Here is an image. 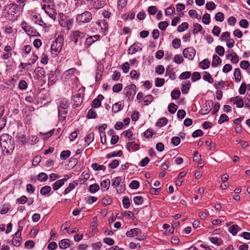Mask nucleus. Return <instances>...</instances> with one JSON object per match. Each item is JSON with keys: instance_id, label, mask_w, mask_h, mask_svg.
<instances>
[{"instance_id": "obj_48", "label": "nucleus", "mask_w": 250, "mask_h": 250, "mask_svg": "<svg viewBox=\"0 0 250 250\" xmlns=\"http://www.w3.org/2000/svg\"><path fill=\"white\" fill-rule=\"evenodd\" d=\"M153 100V97L151 95H147L145 97L144 102L146 105L150 104Z\"/></svg>"}, {"instance_id": "obj_28", "label": "nucleus", "mask_w": 250, "mask_h": 250, "mask_svg": "<svg viewBox=\"0 0 250 250\" xmlns=\"http://www.w3.org/2000/svg\"><path fill=\"white\" fill-rule=\"evenodd\" d=\"M27 34L30 36H40V34L33 27H30L28 29Z\"/></svg>"}, {"instance_id": "obj_27", "label": "nucleus", "mask_w": 250, "mask_h": 250, "mask_svg": "<svg viewBox=\"0 0 250 250\" xmlns=\"http://www.w3.org/2000/svg\"><path fill=\"white\" fill-rule=\"evenodd\" d=\"M238 229L239 227L237 225H233L229 227V230L230 233L234 236L236 235L238 230Z\"/></svg>"}, {"instance_id": "obj_2", "label": "nucleus", "mask_w": 250, "mask_h": 250, "mask_svg": "<svg viewBox=\"0 0 250 250\" xmlns=\"http://www.w3.org/2000/svg\"><path fill=\"white\" fill-rule=\"evenodd\" d=\"M63 37L59 35L53 42L51 46V52L55 56L57 55L62 50L63 44Z\"/></svg>"}, {"instance_id": "obj_32", "label": "nucleus", "mask_w": 250, "mask_h": 250, "mask_svg": "<svg viewBox=\"0 0 250 250\" xmlns=\"http://www.w3.org/2000/svg\"><path fill=\"white\" fill-rule=\"evenodd\" d=\"M123 155V152L122 150H119L118 152H113L112 153H108L106 155V158H110L112 157H117V156H121Z\"/></svg>"}, {"instance_id": "obj_43", "label": "nucleus", "mask_w": 250, "mask_h": 250, "mask_svg": "<svg viewBox=\"0 0 250 250\" xmlns=\"http://www.w3.org/2000/svg\"><path fill=\"white\" fill-rule=\"evenodd\" d=\"M202 29V26L200 24L196 23L194 24V28L193 29L192 33L194 34H196L199 32H201Z\"/></svg>"}, {"instance_id": "obj_42", "label": "nucleus", "mask_w": 250, "mask_h": 250, "mask_svg": "<svg viewBox=\"0 0 250 250\" xmlns=\"http://www.w3.org/2000/svg\"><path fill=\"white\" fill-rule=\"evenodd\" d=\"M89 191L91 193H95L98 191L100 189V187L97 184H94L89 186Z\"/></svg>"}, {"instance_id": "obj_21", "label": "nucleus", "mask_w": 250, "mask_h": 250, "mask_svg": "<svg viewBox=\"0 0 250 250\" xmlns=\"http://www.w3.org/2000/svg\"><path fill=\"white\" fill-rule=\"evenodd\" d=\"M210 62L208 59H205L201 61L199 63L200 67L205 70L208 68L209 66Z\"/></svg>"}, {"instance_id": "obj_12", "label": "nucleus", "mask_w": 250, "mask_h": 250, "mask_svg": "<svg viewBox=\"0 0 250 250\" xmlns=\"http://www.w3.org/2000/svg\"><path fill=\"white\" fill-rule=\"evenodd\" d=\"M104 98V96L102 95L99 94L97 98L94 99L92 101V106L94 108L99 107L101 105V101Z\"/></svg>"}, {"instance_id": "obj_20", "label": "nucleus", "mask_w": 250, "mask_h": 250, "mask_svg": "<svg viewBox=\"0 0 250 250\" xmlns=\"http://www.w3.org/2000/svg\"><path fill=\"white\" fill-rule=\"evenodd\" d=\"M138 232H139V229L135 228L130 229L129 231H127L126 233V235L127 237H133L135 236H136V235H137V234L138 233Z\"/></svg>"}, {"instance_id": "obj_18", "label": "nucleus", "mask_w": 250, "mask_h": 250, "mask_svg": "<svg viewBox=\"0 0 250 250\" xmlns=\"http://www.w3.org/2000/svg\"><path fill=\"white\" fill-rule=\"evenodd\" d=\"M124 106V104H122V102H119L114 104L112 107L113 112L117 113L121 111Z\"/></svg>"}, {"instance_id": "obj_52", "label": "nucleus", "mask_w": 250, "mask_h": 250, "mask_svg": "<svg viewBox=\"0 0 250 250\" xmlns=\"http://www.w3.org/2000/svg\"><path fill=\"white\" fill-rule=\"evenodd\" d=\"M165 79L164 78H157L155 80V84L157 87H161L164 85Z\"/></svg>"}, {"instance_id": "obj_47", "label": "nucleus", "mask_w": 250, "mask_h": 250, "mask_svg": "<svg viewBox=\"0 0 250 250\" xmlns=\"http://www.w3.org/2000/svg\"><path fill=\"white\" fill-rule=\"evenodd\" d=\"M71 152L70 150H63L62 151L60 155V157L62 159L65 160L70 155Z\"/></svg>"}, {"instance_id": "obj_46", "label": "nucleus", "mask_w": 250, "mask_h": 250, "mask_svg": "<svg viewBox=\"0 0 250 250\" xmlns=\"http://www.w3.org/2000/svg\"><path fill=\"white\" fill-rule=\"evenodd\" d=\"M133 201L136 205H140L143 203L144 201V198L141 196H135L133 198Z\"/></svg>"}, {"instance_id": "obj_50", "label": "nucleus", "mask_w": 250, "mask_h": 250, "mask_svg": "<svg viewBox=\"0 0 250 250\" xmlns=\"http://www.w3.org/2000/svg\"><path fill=\"white\" fill-rule=\"evenodd\" d=\"M86 117L88 119H94L97 117V113L93 109H90L88 111Z\"/></svg>"}, {"instance_id": "obj_23", "label": "nucleus", "mask_w": 250, "mask_h": 250, "mask_svg": "<svg viewBox=\"0 0 250 250\" xmlns=\"http://www.w3.org/2000/svg\"><path fill=\"white\" fill-rule=\"evenodd\" d=\"M221 59L217 55H214L213 56V60L211 63L212 67H216L218 64L221 63Z\"/></svg>"}, {"instance_id": "obj_64", "label": "nucleus", "mask_w": 250, "mask_h": 250, "mask_svg": "<svg viewBox=\"0 0 250 250\" xmlns=\"http://www.w3.org/2000/svg\"><path fill=\"white\" fill-rule=\"evenodd\" d=\"M165 71V68L162 65H158L155 68V72L159 75L162 74Z\"/></svg>"}, {"instance_id": "obj_22", "label": "nucleus", "mask_w": 250, "mask_h": 250, "mask_svg": "<svg viewBox=\"0 0 250 250\" xmlns=\"http://www.w3.org/2000/svg\"><path fill=\"white\" fill-rule=\"evenodd\" d=\"M166 74L169 76V77L171 80H174L175 79V73L172 71V68H171L170 66L169 65L166 69Z\"/></svg>"}, {"instance_id": "obj_29", "label": "nucleus", "mask_w": 250, "mask_h": 250, "mask_svg": "<svg viewBox=\"0 0 250 250\" xmlns=\"http://www.w3.org/2000/svg\"><path fill=\"white\" fill-rule=\"evenodd\" d=\"M51 190V188L49 186L43 187L40 190V193L42 195H45Z\"/></svg>"}, {"instance_id": "obj_13", "label": "nucleus", "mask_w": 250, "mask_h": 250, "mask_svg": "<svg viewBox=\"0 0 250 250\" xmlns=\"http://www.w3.org/2000/svg\"><path fill=\"white\" fill-rule=\"evenodd\" d=\"M100 37V35H95L93 36H90L86 39L85 42V45L87 48L89 47L95 41L99 39Z\"/></svg>"}, {"instance_id": "obj_9", "label": "nucleus", "mask_w": 250, "mask_h": 250, "mask_svg": "<svg viewBox=\"0 0 250 250\" xmlns=\"http://www.w3.org/2000/svg\"><path fill=\"white\" fill-rule=\"evenodd\" d=\"M64 176V178L57 180L52 185V188L54 190H57L59 189L64 185V183L70 178V176L68 175H65Z\"/></svg>"}, {"instance_id": "obj_4", "label": "nucleus", "mask_w": 250, "mask_h": 250, "mask_svg": "<svg viewBox=\"0 0 250 250\" xmlns=\"http://www.w3.org/2000/svg\"><path fill=\"white\" fill-rule=\"evenodd\" d=\"M92 14L87 11L83 13L78 14L76 17V21L78 22L87 23L89 22L92 20Z\"/></svg>"}, {"instance_id": "obj_62", "label": "nucleus", "mask_w": 250, "mask_h": 250, "mask_svg": "<svg viewBox=\"0 0 250 250\" xmlns=\"http://www.w3.org/2000/svg\"><path fill=\"white\" fill-rule=\"evenodd\" d=\"M181 93L179 90H174L171 94V98L173 99H177L180 96Z\"/></svg>"}, {"instance_id": "obj_37", "label": "nucleus", "mask_w": 250, "mask_h": 250, "mask_svg": "<svg viewBox=\"0 0 250 250\" xmlns=\"http://www.w3.org/2000/svg\"><path fill=\"white\" fill-rule=\"evenodd\" d=\"M178 106L174 103H170L168 106V110L169 113L174 114L177 110Z\"/></svg>"}, {"instance_id": "obj_3", "label": "nucleus", "mask_w": 250, "mask_h": 250, "mask_svg": "<svg viewBox=\"0 0 250 250\" xmlns=\"http://www.w3.org/2000/svg\"><path fill=\"white\" fill-rule=\"evenodd\" d=\"M59 18L60 25L63 27H66L67 30H70L72 26L73 20L62 13L59 14Z\"/></svg>"}, {"instance_id": "obj_16", "label": "nucleus", "mask_w": 250, "mask_h": 250, "mask_svg": "<svg viewBox=\"0 0 250 250\" xmlns=\"http://www.w3.org/2000/svg\"><path fill=\"white\" fill-rule=\"evenodd\" d=\"M59 247L61 249H65L70 246V241L68 239L61 240L59 243Z\"/></svg>"}, {"instance_id": "obj_34", "label": "nucleus", "mask_w": 250, "mask_h": 250, "mask_svg": "<svg viewBox=\"0 0 250 250\" xmlns=\"http://www.w3.org/2000/svg\"><path fill=\"white\" fill-rule=\"evenodd\" d=\"M127 149L130 151V148L133 149L134 150H136L138 149V145L135 144L133 142H128L126 145Z\"/></svg>"}, {"instance_id": "obj_61", "label": "nucleus", "mask_w": 250, "mask_h": 250, "mask_svg": "<svg viewBox=\"0 0 250 250\" xmlns=\"http://www.w3.org/2000/svg\"><path fill=\"white\" fill-rule=\"evenodd\" d=\"M18 87L21 90H24L27 87V83L24 80H21L19 82Z\"/></svg>"}, {"instance_id": "obj_60", "label": "nucleus", "mask_w": 250, "mask_h": 250, "mask_svg": "<svg viewBox=\"0 0 250 250\" xmlns=\"http://www.w3.org/2000/svg\"><path fill=\"white\" fill-rule=\"evenodd\" d=\"M168 22L167 21H161L159 23L158 27L161 30H165L168 25Z\"/></svg>"}, {"instance_id": "obj_33", "label": "nucleus", "mask_w": 250, "mask_h": 250, "mask_svg": "<svg viewBox=\"0 0 250 250\" xmlns=\"http://www.w3.org/2000/svg\"><path fill=\"white\" fill-rule=\"evenodd\" d=\"M234 76L236 82H240L241 81V71L239 68H237L234 70Z\"/></svg>"}, {"instance_id": "obj_51", "label": "nucleus", "mask_w": 250, "mask_h": 250, "mask_svg": "<svg viewBox=\"0 0 250 250\" xmlns=\"http://www.w3.org/2000/svg\"><path fill=\"white\" fill-rule=\"evenodd\" d=\"M172 46L175 49L179 48L181 45V40L179 39L175 38L172 41Z\"/></svg>"}, {"instance_id": "obj_38", "label": "nucleus", "mask_w": 250, "mask_h": 250, "mask_svg": "<svg viewBox=\"0 0 250 250\" xmlns=\"http://www.w3.org/2000/svg\"><path fill=\"white\" fill-rule=\"evenodd\" d=\"M22 240L21 236H18L17 237L14 235L12 239V243L15 246H19L21 245V242Z\"/></svg>"}, {"instance_id": "obj_6", "label": "nucleus", "mask_w": 250, "mask_h": 250, "mask_svg": "<svg viewBox=\"0 0 250 250\" xmlns=\"http://www.w3.org/2000/svg\"><path fill=\"white\" fill-rule=\"evenodd\" d=\"M85 36V34L78 30L71 32L70 35L71 39L72 42L76 44L79 42H81L82 40Z\"/></svg>"}, {"instance_id": "obj_15", "label": "nucleus", "mask_w": 250, "mask_h": 250, "mask_svg": "<svg viewBox=\"0 0 250 250\" xmlns=\"http://www.w3.org/2000/svg\"><path fill=\"white\" fill-rule=\"evenodd\" d=\"M91 2L96 9H100L103 7L105 4L104 0H91Z\"/></svg>"}, {"instance_id": "obj_17", "label": "nucleus", "mask_w": 250, "mask_h": 250, "mask_svg": "<svg viewBox=\"0 0 250 250\" xmlns=\"http://www.w3.org/2000/svg\"><path fill=\"white\" fill-rule=\"evenodd\" d=\"M78 182L77 181H73V182L70 183L67 188H66L63 191L64 194H67L71 191V190L74 189L78 185Z\"/></svg>"}, {"instance_id": "obj_45", "label": "nucleus", "mask_w": 250, "mask_h": 250, "mask_svg": "<svg viewBox=\"0 0 250 250\" xmlns=\"http://www.w3.org/2000/svg\"><path fill=\"white\" fill-rule=\"evenodd\" d=\"M47 179L48 176L45 173L41 172L38 175V180L40 181H45L47 180Z\"/></svg>"}, {"instance_id": "obj_58", "label": "nucleus", "mask_w": 250, "mask_h": 250, "mask_svg": "<svg viewBox=\"0 0 250 250\" xmlns=\"http://www.w3.org/2000/svg\"><path fill=\"white\" fill-rule=\"evenodd\" d=\"M123 88V85L122 84L120 83H118L117 84H115L113 87V91L115 93H118Z\"/></svg>"}, {"instance_id": "obj_35", "label": "nucleus", "mask_w": 250, "mask_h": 250, "mask_svg": "<svg viewBox=\"0 0 250 250\" xmlns=\"http://www.w3.org/2000/svg\"><path fill=\"white\" fill-rule=\"evenodd\" d=\"M190 86V82H188L186 84H182V88L181 89L183 94H187L189 90Z\"/></svg>"}, {"instance_id": "obj_26", "label": "nucleus", "mask_w": 250, "mask_h": 250, "mask_svg": "<svg viewBox=\"0 0 250 250\" xmlns=\"http://www.w3.org/2000/svg\"><path fill=\"white\" fill-rule=\"evenodd\" d=\"M186 174V173L184 171H182L179 174L177 179L175 181V184L177 186H180L182 185L183 181L181 179L184 177Z\"/></svg>"}, {"instance_id": "obj_44", "label": "nucleus", "mask_w": 250, "mask_h": 250, "mask_svg": "<svg viewBox=\"0 0 250 250\" xmlns=\"http://www.w3.org/2000/svg\"><path fill=\"white\" fill-rule=\"evenodd\" d=\"M173 62L177 64H180L184 62V59L181 55H175L173 59Z\"/></svg>"}, {"instance_id": "obj_55", "label": "nucleus", "mask_w": 250, "mask_h": 250, "mask_svg": "<svg viewBox=\"0 0 250 250\" xmlns=\"http://www.w3.org/2000/svg\"><path fill=\"white\" fill-rule=\"evenodd\" d=\"M209 240L211 243L218 246L221 245L223 242L221 239L218 238L217 237H210Z\"/></svg>"}, {"instance_id": "obj_10", "label": "nucleus", "mask_w": 250, "mask_h": 250, "mask_svg": "<svg viewBox=\"0 0 250 250\" xmlns=\"http://www.w3.org/2000/svg\"><path fill=\"white\" fill-rule=\"evenodd\" d=\"M141 43L138 42H135L132 45H131L128 50L127 53L129 54H134L137 52H138L139 50H141L142 49V48L140 47Z\"/></svg>"}, {"instance_id": "obj_19", "label": "nucleus", "mask_w": 250, "mask_h": 250, "mask_svg": "<svg viewBox=\"0 0 250 250\" xmlns=\"http://www.w3.org/2000/svg\"><path fill=\"white\" fill-rule=\"evenodd\" d=\"M67 113V109L58 108V114L60 120L63 121L66 118V114Z\"/></svg>"}, {"instance_id": "obj_14", "label": "nucleus", "mask_w": 250, "mask_h": 250, "mask_svg": "<svg viewBox=\"0 0 250 250\" xmlns=\"http://www.w3.org/2000/svg\"><path fill=\"white\" fill-rule=\"evenodd\" d=\"M213 106V102L212 101H208L206 102L205 106L206 109L202 110V111H204V112H203L202 114L205 115L208 113L210 111L211 108Z\"/></svg>"}, {"instance_id": "obj_7", "label": "nucleus", "mask_w": 250, "mask_h": 250, "mask_svg": "<svg viewBox=\"0 0 250 250\" xmlns=\"http://www.w3.org/2000/svg\"><path fill=\"white\" fill-rule=\"evenodd\" d=\"M196 53V51L194 48L192 47H189L185 48L183 50V56L186 58H188L189 60L193 59Z\"/></svg>"}, {"instance_id": "obj_8", "label": "nucleus", "mask_w": 250, "mask_h": 250, "mask_svg": "<svg viewBox=\"0 0 250 250\" xmlns=\"http://www.w3.org/2000/svg\"><path fill=\"white\" fill-rule=\"evenodd\" d=\"M125 92L126 97L128 99L133 98L136 93V86L134 84H131L125 88Z\"/></svg>"}, {"instance_id": "obj_53", "label": "nucleus", "mask_w": 250, "mask_h": 250, "mask_svg": "<svg viewBox=\"0 0 250 250\" xmlns=\"http://www.w3.org/2000/svg\"><path fill=\"white\" fill-rule=\"evenodd\" d=\"M210 16L209 14L206 13L203 16L202 21L205 24H208L210 22Z\"/></svg>"}, {"instance_id": "obj_49", "label": "nucleus", "mask_w": 250, "mask_h": 250, "mask_svg": "<svg viewBox=\"0 0 250 250\" xmlns=\"http://www.w3.org/2000/svg\"><path fill=\"white\" fill-rule=\"evenodd\" d=\"M215 52L219 55L222 56L224 55V54L225 53L224 48L222 46L218 45V46H216L215 48Z\"/></svg>"}, {"instance_id": "obj_59", "label": "nucleus", "mask_w": 250, "mask_h": 250, "mask_svg": "<svg viewBox=\"0 0 250 250\" xmlns=\"http://www.w3.org/2000/svg\"><path fill=\"white\" fill-rule=\"evenodd\" d=\"M215 19L216 21H223L224 20V15L222 12H218L215 16Z\"/></svg>"}, {"instance_id": "obj_1", "label": "nucleus", "mask_w": 250, "mask_h": 250, "mask_svg": "<svg viewBox=\"0 0 250 250\" xmlns=\"http://www.w3.org/2000/svg\"><path fill=\"white\" fill-rule=\"evenodd\" d=\"M0 146L3 151L10 154L15 148L14 140L9 134H3L0 137Z\"/></svg>"}, {"instance_id": "obj_57", "label": "nucleus", "mask_w": 250, "mask_h": 250, "mask_svg": "<svg viewBox=\"0 0 250 250\" xmlns=\"http://www.w3.org/2000/svg\"><path fill=\"white\" fill-rule=\"evenodd\" d=\"M191 76V73L189 71H186L182 73L180 76L179 78L181 80H184L189 78Z\"/></svg>"}, {"instance_id": "obj_24", "label": "nucleus", "mask_w": 250, "mask_h": 250, "mask_svg": "<svg viewBox=\"0 0 250 250\" xmlns=\"http://www.w3.org/2000/svg\"><path fill=\"white\" fill-rule=\"evenodd\" d=\"M203 79L205 81H208L210 83H213V79L212 78L210 74L207 71H205L204 72Z\"/></svg>"}, {"instance_id": "obj_25", "label": "nucleus", "mask_w": 250, "mask_h": 250, "mask_svg": "<svg viewBox=\"0 0 250 250\" xmlns=\"http://www.w3.org/2000/svg\"><path fill=\"white\" fill-rule=\"evenodd\" d=\"M35 73L39 77H44L45 72L42 67L38 66L35 69Z\"/></svg>"}, {"instance_id": "obj_39", "label": "nucleus", "mask_w": 250, "mask_h": 250, "mask_svg": "<svg viewBox=\"0 0 250 250\" xmlns=\"http://www.w3.org/2000/svg\"><path fill=\"white\" fill-rule=\"evenodd\" d=\"M229 121V118L226 114H222L221 115L218 121V123L219 124H222L225 122H227Z\"/></svg>"}, {"instance_id": "obj_54", "label": "nucleus", "mask_w": 250, "mask_h": 250, "mask_svg": "<svg viewBox=\"0 0 250 250\" xmlns=\"http://www.w3.org/2000/svg\"><path fill=\"white\" fill-rule=\"evenodd\" d=\"M110 180L108 179L103 180L101 183V186L102 188H104L108 189L110 187Z\"/></svg>"}, {"instance_id": "obj_36", "label": "nucleus", "mask_w": 250, "mask_h": 250, "mask_svg": "<svg viewBox=\"0 0 250 250\" xmlns=\"http://www.w3.org/2000/svg\"><path fill=\"white\" fill-rule=\"evenodd\" d=\"M92 167L94 170L97 171L101 170H104L106 168L105 166L103 165H100L96 163L92 164Z\"/></svg>"}, {"instance_id": "obj_30", "label": "nucleus", "mask_w": 250, "mask_h": 250, "mask_svg": "<svg viewBox=\"0 0 250 250\" xmlns=\"http://www.w3.org/2000/svg\"><path fill=\"white\" fill-rule=\"evenodd\" d=\"M188 22H184L178 26L177 31L179 32H183L188 28Z\"/></svg>"}, {"instance_id": "obj_56", "label": "nucleus", "mask_w": 250, "mask_h": 250, "mask_svg": "<svg viewBox=\"0 0 250 250\" xmlns=\"http://www.w3.org/2000/svg\"><path fill=\"white\" fill-rule=\"evenodd\" d=\"M175 11V8L173 6L171 5L166 9L165 10V14L167 16H170L174 13Z\"/></svg>"}, {"instance_id": "obj_40", "label": "nucleus", "mask_w": 250, "mask_h": 250, "mask_svg": "<svg viewBox=\"0 0 250 250\" xmlns=\"http://www.w3.org/2000/svg\"><path fill=\"white\" fill-rule=\"evenodd\" d=\"M123 205L125 208H128L130 206L129 199L127 196H125L122 201Z\"/></svg>"}, {"instance_id": "obj_11", "label": "nucleus", "mask_w": 250, "mask_h": 250, "mask_svg": "<svg viewBox=\"0 0 250 250\" xmlns=\"http://www.w3.org/2000/svg\"><path fill=\"white\" fill-rule=\"evenodd\" d=\"M8 7L7 13L13 15L16 14L19 9V6L15 3H10L8 5Z\"/></svg>"}, {"instance_id": "obj_41", "label": "nucleus", "mask_w": 250, "mask_h": 250, "mask_svg": "<svg viewBox=\"0 0 250 250\" xmlns=\"http://www.w3.org/2000/svg\"><path fill=\"white\" fill-rule=\"evenodd\" d=\"M167 119L163 117L161 119H160L156 123V125L158 126H163L167 125Z\"/></svg>"}, {"instance_id": "obj_63", "label": "nucleus", "mask_w": 250, "mask_h": 250, "mask_svg": "<svg viewBox=\"0 0 250 250\" xmlns=\"http://www.w3.org/2000/svg\"><path fill=\"white\" fill-rule=\"evenodd\" d=\"M250 63L248 61H242L240 62V66L242 69H247L250 67Z\"/></svg>"}, {"instance_id": "obj_31", "label": "nucleus", "mask_w": 250, "mask_h": 250, "mask_svg": "<svg viewBox=\"0 0 250 250\" xmlns=\"http://www.w3.org/2000/svg\"><path fill=\"white\" fill-rule=\"evenodd\" d=\"M94 139V133H90V134L87 135L84 138V141L85 143H87V145H89L90 143H91Z\"/></svg>"}, {"instance_id": "obj_5", "label": "nucleus", "mask_w": 250, "mask_h": 250, "mask_svg": "<svg viewBox=\"0 0 250 250\" xmlns=\"http://www.w3.org/2000/svg\"><path fill=\"white\" fill-rule=\"evenodd\" d=\"M84 89H80L78 93L72 97V100L74 101L73 106L77 107L82 104L83 103V97Z\"/></svg>"}]
</instances>
